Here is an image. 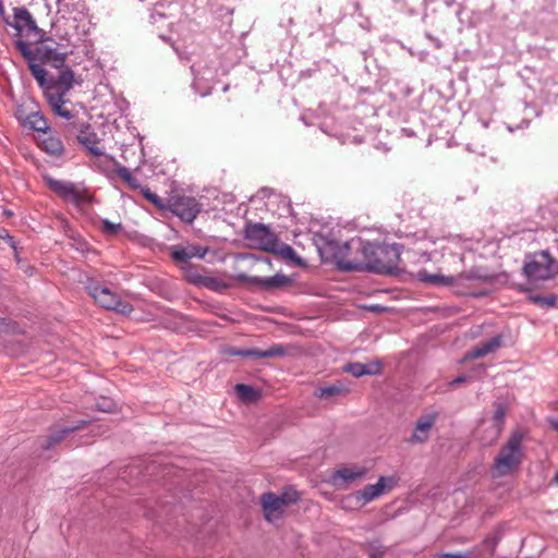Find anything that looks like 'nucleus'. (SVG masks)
<instances>
[{
    "mask_svg": "<svg viewBox=\"0 0 558 558\" xmlns=\"http://www.w3.org/2000/svg\"><path fill=\"white\" fill-rule=\"evenodd\" d=\"M86 424H88V421L81 420L75 425L62 427V428L51 433L48 436V438L45 440V442L41 445V448L45 450L52 448L57 444L61 442L69 434L84 427Z\"/></svg>",
    "mask_w": 558,
    "mask_h": 558,
    "instance_id": "obj_23",
    "label": "nucleus"
},
{
    "mask_svg": "<svg viewBox=\"0 0 558 558\" xmlns=\"http://www.w3.org/2000/svg\"><path fill=\"white\" fill-rule=\"evenodd\" d=\"M3 323H4V319L0 318V327L3 325Z\"/></svg>",
    "mask_w": 558,
    "mask_h": 558,
    "instance_id": "obj_50",
    "label": "nucleus"
},
{
    "mask_svg": "<svg viewBox=\"0 0 558 558\" xmlns=\"http://www.w3.org/2000/svg\"><path fill=\"white\" fill-rule=\"evenodd\" d=\"M299 499L298 494L294 492L292 497H288L284 493L282 496H278L275 493H265L260 496V504L265 519L268 522H275L279 520L284 511V508Z\"/></svg>",
    "mask_w": 558,
    "mask_h": 558,
    "instance_id": "obj_7",
    "label": "nucleus"
},
{
    "mask_svg": "<svg viewBox=\"0 0 558 558\" xmlns=\"http://www.w3.org/2000/svg\"><path fill=\"white\" fill-rule=\"evenodd\" d=\"M395 1H396V3H397V4L402 3V1H401V0H395Z\"/></svg>",
    "mask_w": 558,
    "mask_h": 558,
    "instance_id": "obj_52",
    "label": "nucleus"
},
{
    "mask_svg": "<svg viewBox=\"0 0 558 558\" xmlns=\"http://www.w3.org/2000/svg\"><path fill=\"white\" fill-rule=\"evenodd\" d=\"M25 124L36 131L46 134L49 131V125L46 118L40 112H31L25 120Z\"/></svg>",
    "mask_w": 558,
    "mask_h": 558,
    "instance_id": "obj_28",
    "label": "nucleus"
},
{
    "mask_svg": "<svg viewBox=\"0 0 558 558\" xmlns=\"http://www.w3.org/2000/svg\"><path fill=\"white\" fill-rule=\"evenodd\" d=\"M101 227L104 232H106L107 234H116L122 229V225L120 222L114 223L109 221L108 219L101 220Z\"/></svg>",
    "mask_w": 558,
    "mask_h": 558,
    "instance_id": "obj_38",
    "label": "nucleus"
},
{
    "mask_svg": "<svg viewBox=\"0 0 558 558\" xmlns=\"http://www.w3.org/2000/svg\"><path fill=\"white\" fill-rule=\"evenodd\" d=\"M523 274L530 281H546L558 276V262L548 251L529 254L523 265Z\"/></svg>",
    "mask_w": 558,
    "mask_h": 558,
    "instance_id": "obj_2",
    "label": "nucleus"
},
{
    "mask_svg": "<svg viewBox=\"0 0 558 558\" xmlns=\"http://www.w3.org/2000/svg\"><path fill=\"white\" fill-rule=\"evenodd\" d=\"M144 197L149 201L151 204L157 206L158 208L165 209L167 208V205H165L161 201V198L154 192H151L149 189L143 190Z\"/></svg>",
    "mask_w": 558,
    "mask_h": 558,
    "instance_id": "obj_35",
    "label": "nucleus"
},
{
    "mask_svg": "<svg viewBox=\"0 0 558 558\" xmlns=\"http://www.w3.org/2000/svg\"><path fill=\"white\" fill-rule=\"evenodd\" d=\"M89 295L104 308L111 310L123 315H130L133 306L129 302L122 301L119 295L107 287L100 286L96 281H89L86 286Z\"/></svg>",
    "mask_w": 558,
    "mask_h": 558,
    "instance_id": "obj_3",
    "label": "nucleus"
},
{
    "mask_svg": "<svg viewBox=\"0 0 558 558\" xmlns=\"http://www.w3.org/2000/svg\"><path fill=\"white\" fill-rule=\"evenodd\" d=\"M402 134H404L407 137H412L415 135L414 131L412 129H409V128H403L401 130Z\"/></svg>",
    "mask_w": 558,
    "mask_h": 558,
    "instance_id": "obj_46",
    "label": "nucleus"
},
{
    "mask_svg": "<svg viewBox=\"0 0 558 558\" xmlns=\"http://www.w3.org/2000/svg\"><path fill=\"white\" fill-rule=\"evenodd\" d=\"M328 245L330 248L333 250V255L337 256L338 254L344 255L350 250V242H343L342 244H339L337 241H330L328 242Z\"/></svg>",
    "mask_w": 558,
    "mask_h": 558,
    "instance_id": "obj_39",
    "label": "nucleus"
},
{
    "mask_svg": "<svg viewBox=\"0 0 558 558\" xmlns=\"http://www.w3.org/2000/svg\"><path fill=\"white\" fill-rule=\"evenodd\" d=\"M191 70L194 76L193 89L202 97L208 96L217 82V69L202 61L194 63Z\"/></svg>",
    "mask_w": 558,
    "mask_h": 558,
    "instance_id": "obj_6",
    "label": "nucleus"
},
{
    "mask_svg": "<svg viewBox=\"0 0 558 558\" xmlns=\"http://www.w3.org/2000/svg\"><path fill=\"white\" fill-rule=\"evenodd\" d=\"M0 15L4 19H8L5 16V10H4V5H3V2L0 0Z\"/></svg>",
    "mask_w": 558,
    "mask_h": 558,
    "instance_id": "obj_48",
    "label": "nucleus"
},
{
    "mask_svg": "<svg viewBox=\"0 0 558 558\" xmlns=\"http://www.w3.org/2000/svg\"><path fill=\"white\" fill-rule=\"evenodd\" d=\"M15 46L27 61L31 73L37 81L38 85L43 88L44 95L46 96L50 88L54 90V87L52 86V76H48L43 63L35 60L34 57H31L33 54L31 53L29 45L26 41L19 39L15 41Z\"/></svg>",
    "mask_w": 558,
    "mask_h": 558,
    "instance_id": "obj_8",
    "label": "nucleus"
},
{
    "mask_svg": "<svg viewBox=\"0 0 558 558\" xmlns=\"http://www.w3.org/2000/svg\"><path fill=\"white\" fill-rule=\"evenodd\" d=\"M77 141L80 144H82L84 147L87 148V150L93 156H101L104 155L102 149H100L98 144V137L97 134L89 131V126L87 125L85 130H81L80 134L77 135Z\"/></svg>",
    "mask_w": 558,
    "mask_h": 558,
    "instance_id": "obj_26",
    "label": "nucleus"
},
{
    "mask_svg": "<svg viewBox=\"0 0 558 558\" xmlns=\"http://www.w3.org/2000/svg\"><path fill=\"white\" fill-rule=\"evenodd\" d=\"M504 342L502 335H496L489 340L475 345L472 350L468 351L464 355L465 361L476 360L484 357L497 351Z\"/></svg>",
    "mask_w": 558,
    "mask_h": 558,
    "instance_id": "obj_17",
    "label": "nucleus"
},
{
    "mask_svg": "<svg viewBox=\"0 0 558 558\" xmlns=\"http://www.w3.org/2000/svg\"><path fill=\"white\" fill-rule=\"evenodd\" d=\"M556 482L558 483V474L556 475Z\"/></svg>",
    "mask_w": 558,
    "mask_h": 558,
    "instance_id": "obj_53",
    "label": "nucleus"
},
{
    "mask_svg": "<svg viewBox=\"0 0 558 558\" xmlns=\"http://www.w3.org/2000/svg\"><path fill=\"white\" fill-rule=\"evenodd\" d=\"M352 7L354 9V12H356L359 14V16H362V12H361V4L360 2L355 1L352 3Z\"/></svg>",
    "mask_w": 558,
    "mask_h": 558,
    "instance_id": "obj_47",
    "label": "nucleus"
},
{
    "mask_svg": "<svg viewBox=\"0 0 558 558\" xmlns=\"http://www.w3.org/2000/svg\"><path fill=\"white\" fill-rule=\"evenodd\" d=\"M438 558H470L469 553L442 554Z\"/></svg>",
    "mask_w": 558,
    "mask_h": 558,
    "instance_id": "obj_42",
    "label": "nucleus"
},
{
    "mask_svg": "<svg viewBox=\"0 0 558 558\" xmlns=\"http://www.w3.org/2000/svg\"><path fill=\"white\" fill-rule=\"evenodd\" d=\"M221 353L227 356L272 359L286 356L287 349L280 343L272 344L266 350H259L255 348L238 349L234 347H226L221 350Z\"/></svg>",
    "mask_w": 558,
    "mask_h": 558,
    "instance_id": "obj_10",
    "label": "nucleus"
},
{
    "mask_svg": "<svg viewBox=\"0 0 558 558\" xmlns=\"http://www.w3.org/2000/svg\"><path fill=\"white\" fill-rule=\"evenodd\" d=\"M380 243H371L367 242L362 245L361 251L362 255L364 257L363 264L352 263V262H345V263H339V267L343 270H359V269H367L375 271V267L373 266V260L376 262L378 259L377 250H379Z\"/></svg>",
    "mask_w": 558,
    "mask_h": 558,
    "instance_id": "obj_14",
    "label": "nucleus"
},
{
    "mask_svg": "<svg viewBox=\"0 0 558 558\" xmlns=\"http://www.w3.org/2000/svg\"><path fill=\"white\" fill-rule=\"evenodd\" d=\"M372 310H374V311H378V310H379V306H374V307H372Z\"/></svg>",
    "mask_w": 558,
    "mask_h": 558,
    "instance_id": "obj_51",
    "label": "nucleus"
},
{
    "mask_svg": "<svg viewBox=\"0 0 558 558\" xmlns=\"http://www.w3.org/2000/svg\"><path fill=\"white\" fill-rule=\"evenodd\" d=\"M118 175L126 182L131 187L137 189L140 186L137 180L132 175L130 169L124 166H119L117 168Z\"/></svg>",
    "mask_w": 558,
    "mask_h": 558,
    "instance_id": "obj_33",
    "label": "nucleus"
},
{
    "mask_svg": "<svg viewBox=\"0 0 558 558\" xmlns=\"http://www.w3.org/2000/svg\"><path fill=\"white\" fill-rule=\"evenodd\" d=\"M416 279L433 287H457V282L459 281V278H456L454 276H445L440 274L432 275L425 269L417 271Z\"/></svg>",
    "mask_w": 558,
    "mask_h": 558,
    "instance_id": "obj_20",
    "label": "nucleus"
},
{
    "mask_svg": "<svg viewBox=\"0 0 558 558\" xmlns=\"http://www.w3.org/2000/svg\"><path fill=\"white\" fill-rule=\"evenodd\" d=\"M44 179L47 186L63 201L76 206L83 202V197L73 182L57 180L51 177H45Z\"/></svg>",
    "mask_w": 558,
    "mask_h": 558,
    "instance_id": "obj_12",
    "label": "nucleus"
},
{
    "mask_svg": "<svg viewBox=\"0 0 558 558\" xmlns=\"http://www.w3.org/2000/svg\"><path fill=\"white\" fill-rule=\"evenodd\" d=\"M401 245L393 244H380L377 250L378 259L373 260V266L376 272H392L397 269L401 255Z\"/></svg>",
    "mask_w": 558,
    "mask_h": 558,
    "instance_id": "obj_9",
    "label": "nucleus"
},
{
    "mask_svg": "<svg viewBox=\"0 0 558 558\" xmlns=\"http://www.w3.org/2000/svg\"><path fill=\"white\" fill-rule=\"evenodd\" d=\"M343 371L356 378H360L364 375H378L381 372V363L379 361H374L367 364L352 362L345 364L343 366Z\"/></svg>",
    "mask_w": 558,
    "mask_h": 558,
    "instance_id": "obj_21",
    "label": "nucleus"
},
{
    "mask_svg": "<svg viewBox=\"0 0 558 558\" xmlns=\"http://www.w3.org/2000/svg\"><path fill=\"white\" fill-rule=\"evenodd\" d=\"M270 252L276 253V254L282 256L283 258L295 262L298 264L301 263V258L299 257V255L296 254L294 248L292 246H290L289 244L280 242L279 239H277L276 248L270 250Z\"/></svg>",
    "mask_w": 558,
    "mask_h": 558,
    "instance_id": "obj_30",
    "label": "nucleus"
},
{
    "mask_svg": "<svg viewBox=\"0 0 558 558\" xmlns=\"http://www.w3.org/2000/svg\"><path fill=\"white\" fill-rule=\"evenodd\" d=\"M448 7L452 5L454 3V0H450L446 2Z\"/></svg>",
    "mask_w": 558,
    "mask_h": 558,
    "instance_id": "obj_49",
    "label": "nucleus"
},
{
    "mask_svg": "<svg viewBox=\"0 0 558 558\" xmlns=\"http://www.w3.org/2000/svg\"><path fill=\"white\" fill-rule=\"evenodd\" d=\"M66 95L59 94L57 89L47 92L45 96L54 114L71 121L75 118V112L68 106Z\"/></svg>",
    "mask_w": 558,
    "mask_h": 558,
    "instance_id": "obj_15",
    "label": "nucleus"
},
{
    "mask_svg": "<svg viewBox=\"0 0 558 558\" xmlns=\"http://www.w3.org/2000/svg\"><path fill=\"white\" fill-rule=\"evenodd\" d=\"M465 380H466V377L464 375H461V376H458L457 378H454L453 380H451L449 383V386L454 387L461 383H464Z\"/></svg>",
    "mask_w": 558,
    "mask_h": 558,
    "instance_id": "obj_44",
    "label": "nucleus"
},
{
    "mask_svg": "<svg viewBox=\"0 0 558 558\" xmlns=\"http://www.w3.org/2000/svg\"><path fill=\"white\" fill-rule=\"evenodd\" d=\"M40 147L47 154L56 157L62 156L64 151V146L60 137L53 135L52 133H49L48 131L46 134H44V137L40 140Z\"/></svg>",
    "mask_w": 558,
    "mask_h": 558,
    "instance_id": "obj_25",
    "label": "nucleus"
},
{
    "mask_svg": "<svg viewBox=\"0 0 558 558\" xmlns=\"http://www.w3.org/2000/svg\"><path fill=\"white\" fill-rule=\"evenodd\" d=\"M170 256L177 263H187L191 259L185 246L172 245L170 248Z\"/></svg>",
    "mask_w": 558,
    "mask_h": 558,
    "instance_id": "obj_32",
    "label": "nucleus"
},
{
    "mask_svg": "<svg viewBox=\"0 0 558 558\" xmlns=\"http://www.w3.org/2000/svg\"><path fill=\"white\" fill-rule=\"evenodd\" d=\"M185 250L187 251L189 255H191V258L198 257V258L203 259L206 256V254L208 253L207 247H203V246L195 245V244L185 246Z\"/></svg>",
    "mask_w": 558,
    "mask_h": 558,
    "instance_id": "obj_36",
    "label": "nucleus"
},
{
    "mask_svg": "<svg viewBox=\"0 0 558 558\" xmlns=\"http://www.w3.org/2000/svg\"><path fill=\"white\" fill-rule=\"evenodd\" d=\"M531 301L541 306L551 307L556 305L557 298L555 294L547 295H531Z\"/></svg>",
    "mask_w": 558,
    "mask_h": 558,
    "instance_id": "obj_34",
    "label": "nucleus"
},
{
    "mask_svg": "<svg viewBox=\"0 0 558 558\" xmlns=\"http://www.w3.org/2000/svg\"><path fill=\"white\" fill-rule=\"evenodd\" d=\"M341 391H342V389L340 387L332 385V386L320 388L316 392V396L318 398H329L331 396L339 395Z\"/></svg>",
    "mask_w": 558,
    "mask_h": 558,
    "instance_id": "obj_37",
    "label": "nucleus"
},
{
    "mask_svg": "<svg viewBox=\"0 0 558 558\" xmlns=\"http://www.w3.org/2000/svg\"><path fill=\"white\" fill-rule=\"evenodd\" d=\"M524 433L521 429L513 430L507 442L500 448L493 464V471L498 476H506L515 471L523 461L524 450L522 442Z\"/></svg>",
    "mask_w": 558,
    "mask_h": 558,
    "instance_id": "obj_1",
    "label": "nucleus"
},
{
    "mask_svg": "<svg viewBox=\"0 0 558 558\" xmlns=\"http://www.w3.org/2000/svg\"><path fill=\"white\" fill-rule=\"evenodd\" d=\"M58 70L59 75L57 78L52 77V86L59 94L66 95L74 85V73L65 64Z\"/></svg>",
    "mask_w": 558,
    "mask_h": 558,
    "instance_id": "obj_24",
    "label": "nucleus"
},
{
    "mask_svg": "<svg viewBox=\"0 0 558 558\" xmlns=\"http://www.w3.org/2000/svg\"><path fill=\"white\" fill-rule=\"evenodd\" d=\"M272 191L271 189L269 187H262L259 191H258V195L260 197H269L271 195Z\"/></svg>",
    "mask_w": 558,
    "mask_h": 558,
    "instance_id": "obj_45",
    "label": "nucleus"
},
{
    "mask_svg": "<svg viewBox=\"0 0 558 558\" xmlns=\"http://www.w3.org/2000/svg\"><path fill=\"white\" fill-rule=\"evenodd\" d=\"M96 409L100 412H111L113 410V403L110 399L101 398V400L96 403Z\"/></svg>",
    "mask_w": 558,
    "mask_h": 558,
    "instance_id": "obj_40",
    "label": "nucleus"
},
{
    "mask_svg": "<svg viewBox=\"0 0 558 558\" xmlns=\"http://www.w3.org/2000/svg\"><path fill=\"white\" fill-rule=\"evenodd\" d=\"M396 482L393 476H380L376 484L366 485L363 489L355 492L354 497L362 505H366L391 489Z\"/></svg>",
    "mask_w": 558,
    "mask_h": 558,
    "instance_id": "obj_13",
    "label": "nucleus"
},
{
    "mask_svg": "<svg viewBox=\"0 0 558 558\" xmlns=\"http://www.w3.org/2000/svg\"><path fill=\"white\" fill-rule=\"evenodd\" d=\"M243 236L246 241H248L252 247L259 248L265 252L275 250L278 239L269 226L259 222L246 223L244 227Z\"/></svg>",
    "mask_w": 558,
    "mask_h": 558,
    "instance_id": "obj_5",
    "label": "nucleus"
},
{
    "mask_svg": "<svg viewBox=\"0 0 558 558\" xmlns=\"http://www.w3.org/2000/svg\"><path fill=\"white\" fill-rule=\"evenodd\" d=\"M193 283H203L204 286L211 288L216 283V279L211 277L195 276L191 279Z\"/></svg>",
    "mask_w": 558,
    "mask_h": 558,
    "instance_id": "obj_41",
    "label": "nucleus"
},
{
    "mask_svg": "<svg viewBox=\"0 0 558 558\" xmlns=\"http://www.w3.org/2000/svg\"><path fill=\"white\" fill-rule=\"evenodd\" d=\"M166 19V15L161 12H153L150 14V23L151 24H157L158 22L162 21Z\"/></svg>",
    "mask_w": 558,
    "mask_h": 558,
    "instance_id": "obj_43",
    "label": "nucleus"
},
{
    "mask_svg": "<svg viewBox=\"0 0 558 558\" xmlns=\"http://www.w3.org/2000/svg\"><path fill=\"white\" fill-rule=\"evenodd\" d=\"M454 277L459 278L457 287L463 284L464 282H492L495 279L493 274L481 267H473L466 271L458 274Z\"/></svg>",
    "mask_w": 558,
    "mask_h": 558,
    "instance_id": "obj_22",
    "label": "nucleus"
},
{
    "mask_svg": "<svg viewBox=\"0 0 558 558\" xmlns=\"http://www.w3.org/2000/svg\"><path fill=\"white\" fill-rule=\"evenodd\" d=\"M32 57L44 65L49 64L52 68L61 69L65 63L68 52L59 51L48 43H40L34 49L31 48Z\"/></svg>",
    "mask_w": 558,
    "mask_h": 558,
    "instance_id": "obj_11",
    "label": "nucleus"
},
{
    "mask_svg": "<svg viewBox=\"0 0 558 558\" xmlns=\"http://www.w3.org/2000/svg\"><path fill=\"white\" fill-rule=\"evenodd\" d=\"M167 209L186 223H193L203 209V205L194 196L175 194L168 199Z\"/></svg>",
    "mask_w": 558,
    "mask_h": 558,
    "instance_id": "obj_4",
    "label": "nucleus"
},
{
    "mask_svg": "<svg viewBox=\"0 0 558 558\" xmlns=\"http://www.w3.org/2000/svg\"><path fill=\"white\" fill-rule=\"evenodd\" d=\"M438 414L436 412L421 416L414 427L413 435L409 439L411 444H423L429 438V433L437 420Z\"/></svg>",
    "mask_w": 558,
    "mask_h": 558,
    "instance_id": "obj_16",
    "label": "nucleus"
},
{
    "mask_svg": "<svg viewBox=\"0 0 558 558\" xmlns=\"http://www.w3.org/2000/svg\"><path fill=\"white\" fill-rule=\"evenodd\" d=\"M245 280L265 291H272L289 283V278L283 274L270 277H246Z\"/></svg>",
    "mask_w": 558,
    "mask_h": 558,
    "instance_id": "obj_19",
    "label": "nucleus"
},
{
    "mask_svg": "<svg viewBox=\"0 0 558 558\" xmlns=\"http://www.w3.org/2000/svg\"><path fill=\"white\" fill-rule=\"evenodd\" d=\"M505 417H506V408H505V405L502 403H498L496 405V409H495V412H494V415H493V420H494V423H495L494 439H496L500 435V433L502 430Z\"/></svg>",
    "mask_w": 558,
    "mask_h": 558,
    "instance_id": "obj_31",
    "label": "nucleus"
},
{
    "mask_svg": "<svg viewBox=\"0 0 558 558\" xmlns=\"http://www.w3.org/2000/svg\"><path fill=\"white\" fill-rule=\"evenodd\" d=\"M4 22L17 31L38 32L35 20L26 8H14V22L4 19Z\"/></svg>",
    "mask_w": 558,
    "mask_h": 558,
    "instance_id": "obj_18",
    "label": "nucleus"
},
{
    "mask_svg": "<svg viewBox=\"0 0 558 558\" xmlns=\"http://www.w3.org/2000/svg\"><path fill=\"white\" fill-rule=\"evenodd\" d=\"M366 473L367 470L365 468L343 466L335 471V473L332 474V480L336 482L339 478L344 483H349L363 477Z\"/></svg>",
    "mask_w": 558,
    "mask_h": 558,
    "instance_id": "obj_27",
    "label": "nucleus"
},
{
    "mask_svg": "<svg viewBox=\"0 0 558 558\" xmlns=\"http://www.w3.org/2000/svg\"><path fill=\"white\" fill-rule=\"evenodd\" d=\"M235 391L238 397L244 402H254L259 398V391L254 387L245 384H236Z\"/></svg>",
    "mask_w": 558,
    "mask_h": 558,
    "instance_id": "obj_29",
    "label": "nucleus"
}]
</instances>
